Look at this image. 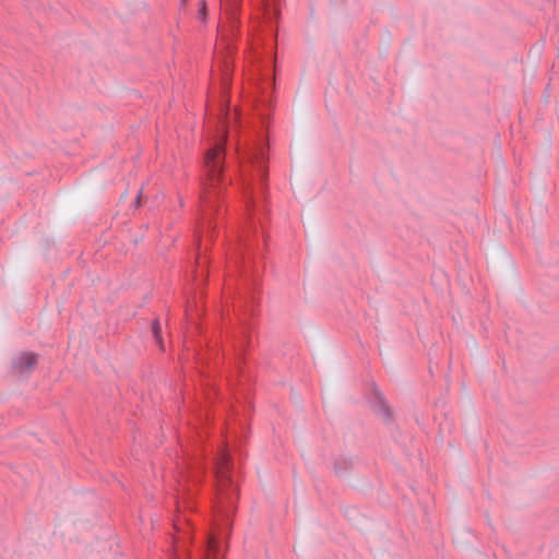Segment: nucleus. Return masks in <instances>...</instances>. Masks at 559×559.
<instances>
[{"mask_svg": "<svg viewBox=\"0 0 559 559\" xmlns=\"http://www.w3.org/2000/svg\"><path fill=\"white\" fill-rule=\"evenodd\" d=\"M226 140L227 130L223 122L221 134L215 139L213 145L204 155V175L201 190V199L203 202H211L219 195L223 189V162L225 158Z\"/></svg>", "mask_w": 559, "mask_h": 559, "instance_id": "obj_1", "label": "nucleus"}, {"mask_svg": "<svg viewBox=\"0 0 559 559\" xmlns=\"http://www.w3.org/2000/svg\"><path fill=\"white\" fill-rule=\"evenodd\" d=\"M230 457L226 449H223L215 464V479L217 491L222 495L230 485Z\"/></svg>", "mask_w": 559, "mask_h": 559, "instance_id": "obj_2", "label": "nucleus"}, {"mask_svg": "<svg viewBox=\"0 0 559 559\" xmlns=\"http://www.w3.org/2000/svg\"><path fill=\"white\" fill-rule=\"evenodd\" d=\"M204 559H221L218 552V540L214 533H212L209 537Z\"/></svg>", "mask_w": 559, "mask_h": 559, "instance_id": "obj_3", "label": "nucleus"}, {"mask_svg": "<svg viewBox=\"0 0 559 559\" xmlns=\"http://www.w3.org/2000/svg\"><path fill=\"white\" fill-rule=\"evenodd\" d=\"M224 67H225V71H224V75L222 79V84H223L224 91L226 92L230 85V63L226 61Z\"/></svg>", "mask_w": 559, "mask_h": 559, "instance_id": "obj_4", "label": "nucleus"}, {"mask_svg": "<svg viewBox=\"0 0 559 559\" xmlns=\"http://www.w3.org/2000/svg\"><path fill=\"white\" fill-rule=\"evenodd\" d=\"M152 329H153V333H154L156 342L158 343L160 349L164 350L162 338H160V326H159L158 322H154L152 325Z\"/></svg>", "mask_w": 559, "mask_h": 559, "instance_id": "obj_5", "label": "nucleus"}, {"mask_svg": "<svg viewBox=\"0 0 559 559\" xmlns=\"http://www.w3.org/2000/svg\"><path fill=\"white\" fill-rule=\"evenodd\" d=\"M222 3L230 10V14L234 15L238 5L239 0H222Z\"/></svg>", "mask_w": 559, "mask_h": 559, "instance_id": "obj_6", "label": "nucleus"}, {"mask_svg": "<svg viewBox=\"0 0 559 559\" xmlns=\"http://www.w3.org/2000/svg\"><path fill=\"white\" fill-rule=\"evenodd\" d=\"M22 360L25 362L27 367H31L33 364L36 362V356L34 354H25L22 357Z\"/></svg>", "mask_w": 559, "mask_h": 559, "instance_id": "obj_7", "label": "nucleus"}, {"mask_svg": "<svg viewBox=\"0 0 559 559\" xmlns=\"http://www.w3.org/2000/svg\"><path fill=\"white\" fill-rule=\"evenodd\" d=\"M199 5H200L199 13H200L201 17L204 20L205 15H206V3H205V1L201 0Z\"/></svg>", "mask_w": 559, "mask_h": 559, "instance_id": "obj_8", "label": "nucleus"}]
</instances>
